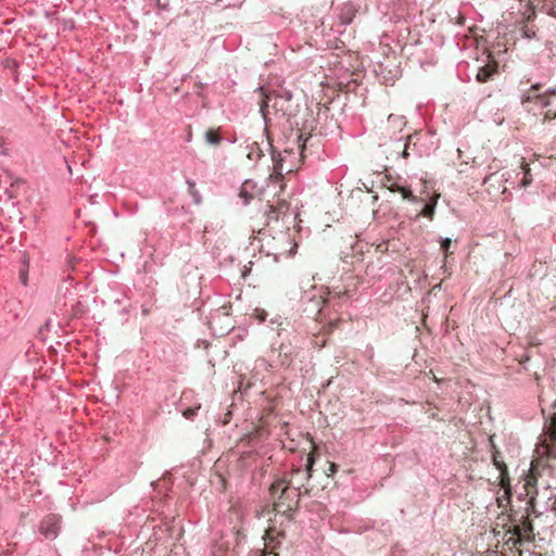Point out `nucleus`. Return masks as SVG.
<instances>
[{
	"label": "nucleus",
	"instance_id": "1",
	"mask_svg": "<svg viewBox=\"0 0 556 556\" xmlns=\"http://www.w3.org/2000/svg\"><path fill=\"white\" fill-rule=\"evenodd\" d=\"M414 0H378V10L386 21L399 23L412 15Z\"/></svg>",
	"mask_w": 556,
	"mask_h": 556
},
{
	"label": "nucleus",
	"instance_id": "2",
	"mask_svg": "<svg viewBox=\"0 0 556 556\" xmlns=\"http://www.w3.org/2000/svg\"><path fill=\"white\" fill-rule=\"evenodd\" d=\"M510 526L508 533L513 535L515 544L530 541L534 536V528L531 518L526 513L514 511L509 516Z\"/></svg>",
	"mask_w": 556,
	"mask_h": 556
},
{
	"label": "nucleus",
	"instance_id": "3",
	"mask_svg": "<svg viewBox=\"0 0 556 556\" xmlns=\"http://www.w3.org/2000/svg\"><path fill=\"white\" fill-rule=\"evenodd\" d=\"M290 488V483L285 485L281 489L280 494L278 495V501L275 503V509L277 511H282V515L286 517L288 521H292L294 519V514L300 508V486H293L294 495L290 496L287 494L288 489Z\"/></svg>",
	"mask_w": 556,
	"mask_h": 556
},
{
	"label": "nucleus",
	"instance_id": "4",
	"mask_svg": "<svg viewBox=\"0 0 556 556\" xmlns=\"http://www.w3.org/2000/svg\"><path fill=\"white\" fill-rule=\"evenodd\" d=\"M208 325L215 334L220 337L227 334L233 328L230 306L223 305L212 312L208 317Z\"/></svg>",
	"mask_w": 556,
	"mask_h": 556
},
{
	"label": "nucleus",
	"instance_id": "5",
	"mask_svg": "<svg viewBox=\"0 0 556 556\" xmlns=\"http://www.w3.org/2000/svg\"><path fill=\"white\" fill-rule=\"evenodd\" d=\"M419 138L420 134L415 131L413 134L403 135L399 138L392 139L393 152L396 153V157L407 159L410 154L409 151L420 155V151L417 148Z\"/></svg>",
	"mask_w": 556,
	"mask_h": 556
},
{
	"label": "nucleus",
	"instance_id": "6",
	"mask_svg": "<svg viewBox=\"0 0 556 556\" xmlns=\"http://www.w3.org/2000/svg\"><path fill=\"white\" fill-rule=\"evenodd\" d=\"M61 529V516L56 514H48L43 517L38 526V531L48 540H54Z\"/></svg>",
	"mask_w": 556,
	"mask_h": 556
},
{
	"label": "nucleus",
	"instance_id": "7",
	"mask_svg": "<svg viewBox=\"0 0 556 556\" xmlns=\"http://www.w3.org/2000/svg\"><path fill=\"white\" fill-rule=\"evenodd\" d=\"M390 190L399 192L403 199L407 200L412 204H418L420 202L419 197L413 193L410 186L393 182L390 186Z\"/></svg>",
	"mask_w": 556,
	"mask_h": 556
},
{
	"label": "nucleus",
	"instance_id": "8",
	"mask_svg": "<svg viewBox=\"0 0 556 556\" xmlns=\"http://www.w3.org/2000/svg\"><path fill=\"white\" fill-rule=\"evenodd\" d=\"M497 74V65L496 64H486L484 66H480L476 74V79L479 83H486L492 79V77Z\"/></svg>",
	"mask_w": 556,
	"mask_h": 556
},
{
	"label": "nucleus",
	"instance_id": "9",
	"mask_svg": "<svg viewBox=\"0 0 556 556\" xmlns=\"http://www.w3.org/2000/svg\"><path fill=\"white\" fill-rule=\"evenodd\" d=\"M271 96V108L276 111V113L280 112L282 116H287L288 118L296 116L298 110H289V106H286L287 102H283L281 99H279L273 93Z\"/></svg>",
	"mask_w": 556,
	"mask_h": 556
},
{
	"label": "nucleus",
	"instance_id": "10",
	"mask_svg": "<svg viewBox=\"0 0 556 556\" xmlns=\"http://www.w3.org/2000/svg\"><path fill=\"white\" fill-rule=\"evenodd\" d=\"M222 128H210L204 132V141L206 144L217 147L224 140Z\"/></svg>",
	"mask_w": 556,
	"mask_h": 556
},
{
	"label": "nucleus",
	"instance_id": "11",
	"mask_svg": "<svg viewBox=\"0 0 556 556\" xmlns=\"http://www.w3.org/2000/svg\"><path fill=\"white\" fill-rule=\"evenodd\" d=\"M420 202L418 204H422L421 212L418 215H422L429 219H432L435 213V207L438 204V198H431V199H422L419 198Z\"/></svg>",
	"mask_w": 556,
	"mask_h": 556
},
{
	"label": "nucleus",
	"instance_id": "12",
	"mask_svg": "<svg viewBox=\"0 0 556 556\" xmlns=\"http://www.w3.org/2000/svg\"><path fill=\"white\" fill-rule=\"evenodd\" d=\"M288 205L286 202L279 204V206L268 205V210L265 212L267 220H278L282 210H287Z\"/></svg>",
	"mask_w": 556,
	"mask_h": 556
},
{
	"label": "nucleus",
	"instance_id": "13",
	"mask_svg": "<svg viewBox=\"0 0 556 556\" xmlns=\"http://www.w3.org/2000/svg\"><path fill=\"white\" fill-rule=\"evenodd\" d=\"M186 184L188 186V193L192 198L193 203L200 205L202 203V195L195 188V181L191 178H186Z\"/></svg>",
	"mask_w": 556,
	"mask_h": 556
},
{
	"label": "nucleus",
	"instance_id": "14",
	"mask_svg": "<svg viewBox=\"0 0 556 556\" xmlns=\"http://www.w3.org/2000/svg\"><path fill=\"white\" fill-rule=\"evenodd\" d=\"M273 96L268 94L261 103L260 113L263 117L264 124L267 127L269 125V108L271 106Z\"/></svg>",
	"mask_w": 556,
	"mask_h": 556
},
{
	"label": "nucleus",
	"instance_id": "15",
	"mask_svg": "<svg viewBox=\"0 0 556 556\" xmlns=\"http://www.w3.org/2000/svg\"><path fill=\"white\" fill-rule=\"evenodd\" d=\"M315 463H316V456L312 453L307 454L306 455V462H305V465H304V480L305 481H309L311 478H312V475H313V468L315 466Z\"/></svg>",
	"mask_w": 556,
	"mask_h": 556
},
{
	"label": "nucleus",
	"instance_id": "16",
	"mask_svg": "<svg viewBox=\"0 0 556 556\" xmlns=\"http://www.w3.org/2000/svg\"><path fill=\"white\" fill-rule=\"evenodd\" d=\"M265 132H266V136H268V132L266 130H265ZM267 139H269V137H267ZM268 147H269V150H270V154H271V159H273V162H274V165H275V169L276 170L281 169V167H282V157L280 155V152L275 149V147L271 144L270 140H268Z\"/></svg>",
	"mask_w": 556,
	"mask_h": 556
},
{
	"label": "nucleus",
	"instance_id": "17",
	"mask_svg": "<svg viewBox=\"0 0 556 556\" xmlns=\"http://www.w3.org/2000/svg\"><path fill=\"white\" fill-rule=\"evenodd\" d=\"M250 149L249 153L247 154V157L251 161H258L263 155V151L260 149L257 142H253L251 146L248 147Z\"/></svg>",
	"mask_w": 556,
	"mask_h": 556
},
{
	"label": "nucleus",
	"instance_id": "18",
	"mask_svg": "<svg viewBox=\"0 0 556 556\" xmlns=\"http://www.w3.org/2000/svg\"><path fill=\"white\" fill-rule=\"evenodd\" d=\"M354 16H355V12L352 10V8L346 7L345 9L342 10L339 17H340L341 24L349 25L353 22Z\"/></svg>",
	"mask_w": 556,
	"mask_h": 556
},
{
	"label": "nucleus",
	"instance_id": "19",
	"mask_svg": "<svg viewBox=\"0 0 556 556\" xmlns=\"http://www.w3.org/2000/svg\"><path fill=\"white\" fill-rule=\"evenodd\" d=\"M556 94V88H548L544 93H538L536 100L540 103L542 108L549 106L551 102L546 100L547 96H555Z\"/></svg>",
	"mask_w": 556,
	"mask_h": 556
},
{
	"label": "nucleus",
	"instance_id": "20",
	"mask_svg": "<svg viewBox=\"0 0 556 556\" xmlns=\"http://www.w3.org/2000/svg\"><path fill=\"white\" fill-rule=\"evenodd\" d=\"M289 483L291 484V481H287V480H286V479H283V478H278V479H276V480L271 483V485H270V488H269V492H270V494H271L273 496H276L278 493L280 494V492H281L280 488H281L283 484L288 485Z\"/></svg>",
	"mask_w": 556,
	"mask_h": 556
},
{
	"label": "nucleus",
	"instance_id": "21",
	"mask_svg": "<svg viewBox=\"0 0 556 556\" xmlns=\"http://www.w3.org/2000/svg\"><path fill=\"white\" fill-rule=\"evenodd\" d=\"M388 123L392 125L394 128H400V131H402L403 126H405L406 122L404 119V116L390 114L388 117Z\"/></svg>",
	"mask_w": 556,
	"mask_h": 556
},
{
	"label": "nucleus",
	"instance_id": "22",
	"mask_svg": "<svg viewBox=\"0 0 556 556\" xmlns=\"http://www.w3.org/2000/svg\"><path fill=\"white\" fill-rule=\"evenodd\" d=\"M201 405L200 404H197L194 406H189V407H185L182 408L181 407V414L182 416L186 418V419H193L197 414H198V410L200 409Z\"/></svg>",
	"mask_w": 556,
	"mask_h": 556
},
{
	"label": "nucleus",
	"instance_id": "23",
	"mask_svg": "<svg viewBox=\"0 0 556 556\" xmlns=\"http://www.w3.org/2000/svg\"><path fill=\"white\" fill-rule=\"evenodd\" d=\"M290 475H291L292 479H298L299 478V481H298L299 484L296 486H300V489L306 482L304 480V472H303V469L301 467H293L291 469V471H290Z\"/></svg>",
	"mask_w": 556,
	"mask_h": 556
},
{
	"label": "nucleus",
	"instance_id": "24",
	"mask_svg": "<svg viewBox=\"0 0 556 556\" xmlns=\"http://www.w3.org/2000/svg\"><path fill=\"white\" fill-rule=\"evenodd\" d=\"M29 262L28 258L24 257L22 262V267L20 269V279L21 282L26 286L27 285V273H28Z\"/></svg>",
	"mask_w": 556,
	"mask_h": 556
},
{
	"label": "nucleus",
	"instance_id": "25",
	"mask_svg": "<svg viewBox=\"0 0 556 556\" xmlns=\"http://www.w3.org/2000/svg\"><path fill=\"white\" fill-rule=\"evenodd\" d=\"M274 94L287 103L291 102V100L293 98L292 92L287 89H282L279 92H275Z\"/></svg>",
	"mask_w": 556,
	"mask_h": 556
},
{
	"label": "nucleus",
	"instance_id": "26",
	"mask_svg": "<svg viewBox=\"0 0 556 556\" xmlns=\"http://www.w3.org/2000/svg\"><path fill=\"white\" fill-rule=\"evenodd\" d=\"M268 313L263 308H255L253 312V317L257 319L260 323H264L267 319Z\"/></svg>",
	"mask_w": 556,
	"mask_h": 556
},
{
	"label": "nucleus",
	"instance_id": "27",
	"mask_svg": "<svg viewBox=\"0 0 556 556\" xmlns=\"http://www.w3.org/2000/svg\"><path fill=\"white\" fill-rule=\"evenodd\" d=\"M520 31L523 38L532 39L535 37V30L528 25L522 26Z\"/></svg>",
	"mask_w": 556,
	"mask_h": 556
},
{
	"label": "nucleus",
	"instance_id": "28",
	"mask_svg": "<svg viewBox=\"0 0 556 556\" xmlns=\"http://www.w3.org/2000/svg\"><path fill=\"white\" fill-rule=\"evenodd\" d=\"M452 244V240L448 237L440 238V249L447 254Z\"/></svg>",
	"mask_w": 556,
	"mask_h": 556
},
{
	"label": "nucleus",
	"instance_id": "29",
	"mask_svg": "<svg viewBox=\"0 0 556 556\" xmlns=\"http://www.w3.org/2000/svg\"><path fill=\"white\" fill-rule=\"evenodd\" d=\"M239 198L242 200L244 205H248L252 200V194L248 190L241 188L239 191Z\"/></svg>",
	"mask_w": 556,
	"mask_h": 556
},
{
	"label": "nucleus",
	"instance_id": "30",
	"mask_svg": "<svg viewBox=\"0 0 556 556\" xmlns=\"http://www.w3.org/2000/svg\"><path fill=\"white\" fill-rule=\"evenodd\" d=\"M545 509L556 513V495H551L547 498V501L545 503Z\"/></svg>",
	"mask_w": 556,
	"mask_h": 556
},
{
	"label": "nucleus",
	"instance_id": "31",
	"mask_svg": "<svg viewBox=\"0 0 556 556\" xmlns=\"http://www.w3.org/2000/svg\"><path fill=\"white\" fill-rule=\"evenodd\" d=\"M523 179H522V185L523 186H528L531 184V177H530V168H529V165L528 164H523Z\"/></svg>",
	"mask_w": 556,
	"mask_h": 556
},
{
	"label": "nucleus",
	"instance_id": "32",
	"mask_svg": "<svg viewBox=\"0 0 556 556\" xmlns=\"http://www.w3.org/2000/svg\"><path fill=\"white\" fill-rule=\"evenodd\" d=\"M155 8L157 9V14H161L162 12H168L170 11V5H168L167 8H165V5H163V2L162 0H151Z\"/></svg>",
	"mask_w": 556,
	"mask_h": 556
},
{
	"label": "nucleus",
	"instance_id": "33",
	"mask_svg": "<svg viewBox=\"0 0 556 556\" xmlns=\"http://www.w3.org/2000/svg\"><path fill=\"white\" fill-rule=\"evenodd\" d=\"M533 99H536V94H535V96H532V94L530 93V91L525 92V93L522 94V97H521V103H522L523 105H526L527 103L532 102V101H533Z\"/></svg>",
	"mask_w": 556,
	"mask_h": 556
},
{
	"label": "nucleus",
	"instance_id": "34",
	"mask_svg": "<svg viewBox=\"0 0 556 556\" xmlns=\"http://www.w3.org/2000/svg\"><path fill=\"white\" fill-rule=\"evenodd\" d=\"M493 463L501 472H503V470L506 469L505 464L502 460H500L496 455L493 456Z\"/></svg>",
	"mask_w": 556,
	"mask_h": 556
},
{
	"label": "nucleus",
	"instance_id": "35",
	"mask_svg": "<svg viewBox=\"0 0 556 556\" xmlns=\"http://www.w3.org/2000/svg\"><path fill=\"white\" fill-rule=\"evenodd\" d=\"M338 471V465L334 463L329 464V468L326 471L327 476H333Z\"/></svg>",
	"mask_w": 556,
	"mask_h": 556
},
{
	"label": "nucleus",
	"instance_id": "36",
	"mask_svg": "<svg viewBox=\"0 0 556 556\" xmlns=\"http://www.w3.org/2000/svg\"><path fill=\"white\" fill-rule=\"evenodd\" d=\"M114 302H115L116 304H118V305H122V306H123V307H122V309H121V313H122V314H127V313H128V307H129V305H130L129 303H128V304H126V305H124V300H115Z\"/></svg>",
	"mask_w": 556,
	"mask_h": 556
},
{
	"label": "nucleus",
	"instance_id": "37",
	"mask_svg": "<svg viewBox=\"0 0 556 556\" xmlns=\"http://www.w3.org/2000/svg\"><path fill=\"white\" fill-rule=\"evenodd\" d=\"M397 73H399V71H397V68H396V70H395V73H394V74H392V76H391V77L383 76V83H384V84H393L394 79L397 77Z\"/></svg>",
	"mask_w": 556,
	"mask_h": 556
},
{
	"label": "nucleus",
	"instance_id": "38",
	"mask_svg": "<svg viewBox=\"0 0 556 556\" xmlns=\"http://www.w3.org/2000/svg\"><path fill=\"white\" fill-rule=\"evenodd\" d=\"M305 141H306V140L304 139V135H303V134H300V135L298 136V143H299V149H300L301 151H303V149L305 148Z\"/></svg>",
	"mask_w": 556,
	"mask_h": 556
},
{
	"label": "nucleus",
	"instance_id": "39",
	"mask_svg": "<svg viewBox=\"0 0 556 556\" xmlns=\"http://www.w3.org/2000/svg\"><path fill=\"white\" fill-rule=\"evenodd\" d=\"M290 353H291L290 349L287 345H285L283 343H281L279 346V355L283 354L285 356H287Z\"/></svg>",
	"mask_w": 556,
	"mask_h": 556
},
{
	"label": "nucleus",
	"instance_id": "40",
	"mask_svg": "<svg viewBox=\"0 0 556 556\" xmlns=\"http://www.w3.org/2000/svg\"><path fill=\"white\" fill-rule=\"evenodd\" d=\"M542 86H543V85H542L541 83H535V84L531 85V87H530V90H529V91H530V92H531V91L536 92V91H539V90L542 88Z\"/></svg>",
	"mask_w": 556,
	"mask_h": 556
},
{
	"label": "nucleus",
	"instance_id": "41",
	"mask_svg": "<svg viewBox=\"0 0 556 556\" xmlns=\"http://www.w3.org/2000/svg\"><path fill=\"white\" fill-rule=\"evenodd\" d=\"M150 485H151V488H152L155 492H159V493H161V492H162V490H160V489H159V488H160V482H159V481H152V482L150 483Z\"/></svg>",
	"mask_w": 556,
	"mask_h": 556
},
{
	"label": "nucleus",
	"instance_id": "42",
	"mask_svg": "<svg viewBox=\"0 0 556 556\" xmlns=\"http://www.w3.org/2000/svg\"><path fill=\"white\" fill-rule=\"evenodd\" d=\"M270 324H275L277 326H281L282 318L280 316H276L275 318L270 319Z\"/></svg>",
	"mask_w": 556,
	"mask_h": 556
},
{
	"label": "nucleus",
	"instance_id": "43",
	"mask_svg": "<svg viewBox=\"0 0 556 556\" xmlns=\"http://www.w3.org/2000/svg\"><path fill=\"white\" fill-rule=\"evenodd\" d=\"M190 396H192V391H186V392H184V393H182V396H181V403H182L184 401H188Z\"/></svg>",
	"mask_w": 556,
	"mask_h": 556
},
{
	"label": "nucleus",
	"instance_id": "44",
	"mask_svg": "<svg viewBox=\"0 0 556 556\" xmlns=\"http://www.w3.org/2000/svg\"><path fill=\"white\" fill-rule=\"evenodd\" d=\"M224 140H227L229 143H236L237 142V137L232 136L230 138H225Z\"/></svg>",
	"mask_w": 556,
	"mask_h": 556
},
{
	"label": "nucleus",
	"instance_id": "45",
	"mask_svg": "<svg viewBox=\"0 0 556 556\" xmlns=\"http://www.w3.org/2000/svg\"><path fill=\"white\" fill-rule=\"evenodd\" d=\"M295 252H296V244H295V243H293V247L291 248V250H290V252H289V255H290V256H292V255H294V254H295Z\"/></svg>",
	"mask_w": 556,
	"mask_h": 556
},
{
	"label": "nucleus",
	"instance_id": "46",
	"mask_svg": "<svg viewBox=\"0 0 556 556\" xmlns=\"http://www.w3.org/2000/svg\"><path fill=\"white\" fill-rule=\"evenodd\" d=\"M286 106H289V110H298L299 111V105L293 106L290 102L287 103Z\"/></svg>",
	"mask_w": 556,
	"mask_h": 556
},
{
	"label": "nucleus",
	"instance_id": "47",
	"mask_svg": "<svg viewBox=\"0 0 556 556\" xmlns=\"http://www.w3.org/2000/svg\"><path fill=\"white\" fill-rule=\"evenodd\" d=\"M162 2H163V5H165V8L170 5V0H162Z\"/></svg>",
	"mask_w": 556,
	"mask_h": 556
},
{
	"label": "nucleus",
	"instance_id": "48",
	"mask_svg": "<svg viewBox=\"0 0 556 556\" xmlns=\"http://www.w3.org/2000/svg\"><path fill=\"white\" fill-rule=\"evenodd\" d=\"M549 14L556 17V11L552 10Z\"/></svg>",
	"mask_w": 556,
	"mask_h": 556
}]
</instances>
